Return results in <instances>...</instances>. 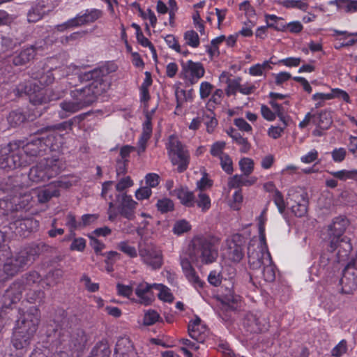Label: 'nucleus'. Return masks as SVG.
Instances as JSON below:
<instances>
[{
    "label": "nucleus",
    "instance_id": "1",
    "mask_svg": "<svg viewBox=\"0 0 357 357\" xmlns=\"http://www.w3.org/2000/svg\"><path fill=\"white\" fill-rule=\"evenodd\" d=\"M266 209H264L257 218L259 236L252 238L248 247V263L253 270L262 268L261 274L265 281L273 282L275 278V268L266 241Z\"/></svg>",
    "mask_w": 357,
    "mask_h": 357
},
{
    "label": "nucleus",
    "instance_id": "2",
    "mask_svg": "<svg viewBox=\"0 0 357 357\" xmlns=\"http://www.w3.org/2000/svg\"><path fill=\"white\" fill-rule=\"evenodd\" d=\"M60 144L61 138L57 133L48 135L45 137H34L25 145L21 142L10 143L8 146L11 151L6 157L0 158V168L12 169L23 166L28 161L21 155L22 152L26 155L35 156L47 149H56Z\"/></svg>",
    "mask_w": 357,
    "mask_h": 357
},
{
    "label": "nucleus",
    "instance_id": "3",
    "mask_svg": "<svg viewBox=\"0 0 357 357\" xmlns=\"http://www.w3.org/2000/svg\"><path fill=\"white\" fill-rule=\"evenodd\" d=\"M68 73L71 72L77 75L81 81L91 80L90 83L82 89H77L70 92V97L77 102H81L83 109L93 102L98 96L106 91L109 88L108 82L100 69H93L89 71L83 70L75 65L67 67Z\"/></svg>",
    "mask_w": 357,
    "mask_h": 357
},
{
    "label": "nucleus",
    "instance_id": "4",
    "mask_svg": "<svg viewBox=\"0 0 357 357\" xmlns=\"http://www.w3.org/2000/svg\"><path fill=\"white\" fill-rule=\"evenodd\" d=\"M37 314H20L11 339L12 345L17 352L15 354L11 352L5 353L3 357H22L27 351L37 331Z\"/></svg>",
    "mask_w": 357,
    "mask_h": 357
},
{
    "label": "nucleus",
    "instance_id": "5",
    "mask_svg": "<svg viewBox=\"0 0 357 357\" xmlns=\"http://www.w3.org/2000/svg\"><path fill=\"white\" fill-rule=\"evenodd\" d=\"M349 225V220L343 215H339L333 219L332 222L328 225V236L330 247L332 251L336 250L338 247L342 248L344 255L338 250L337 255L340 257L347 256L352 250L351 245L347 238L342 237L344 231Z\"/></svg>",
    "mask_w": 357,
    "mask_h": 357
},
{
    "label": "nucleus",
    "instance_id": "6",
    "mask_svg": "<svg viewBox=\"0 0 357 357\" xmlns=\"http://www.w3.org/2000/svg\"><path fill=\"white\" fill-rule=\"evenodd\" d=\"M71 184L66 180H59L50 183L46 186L40 188L33 189L29 193H20L19 197V208H25L30 201L33 199V195L36 196L40 203H45L52 197H56L60 195L61 188H68Z\"/></svg>",
    "mask_w": 357,
    "mask_h": 357
},
{
    "label": "nucleus",
    "instance_id": "7",
    "mask_svg": "<svg viewBox=\"0 0 357 357\" xmlns=\"http://www.w3.org/2000/svg\"><path fill=\"white\" fill-rule=\"evenodd\" d=\"M189 257L197 266L211 264L218 257V248L206 239H198L194 241Z\"/></svg>",
    "mask_w": 357,
    "mask_h": 357
},
{
    "label": "nucleus",
    "instance_id": "8",
    "mask_svg": "<svg viewBox=\"0 0 357 357\" xmlns=\"http://www.w3.org/2000/svg\"><path fill=\"white\" fill-rule=\"evenodd\" d=\"M60 161L56 159H45L31 168L29 178L33 183L45 182L57 175L61 170Z\"/></svg>",
    "mask_w": 357,
    "mask_h": 357
},
{
    "label": "nucleus",
    "instance_id": "9",
    "mask_svg": "<svg viewBox=\"0 0 357 357\" xmlns=\"http://www.w3.org/2000/svg\"><path fill=\"white\" fill-rule=\"evenodd\" d=\"M169 157L179 172L185 171L189 163V153L178 141L177 137L171 135L167 144Z\"/></svg>",
    "mask_w": 357,
    "mask_h": 357
},
{
    "label": "nucleus",
    "instance_id": "10",
    "mask_svg": "<svg viewBox=\"0 0 357 357\" xmlns=\"http://www.w3.org/2000/svg\"><path fill=\"white\" fill-rule=\"evenodd\" d=\"M29 260L27 253L24 251L7 257L2 270H0V282L22 271L27 265Z\"/></svg>",
    "mask_w": 357,
    "mask_h": 357
},
{
    "label": "nucleus",
    "instance_id": "11",
    "mask_svg": "<svg viewBox=\"0 0 357 357\" xmlns=\"http://www.w3.org/2000/svg\"><path fill=\"white\" fill-rule=\"evenodd\" d=\"M102 15V11L97 8L86 9L84 12L79 13L75 17L56 26V29L59 31L70 28H75L86 24L93 23Z\"/></svg>",
    "mask_w": 357,
    "mask_h": 357
},
{
    "label": "nucleus",
    "instance_id": "12",
    "mask_svg": "<svg viewBox=\"0 0 357 357\" xmlns=\"http://www.w3.org/2000/svg\"><path fill=\"white\" fill-rule=\"evenodd\" d=\"M204 74V67L200 62L188 60L181 63V77L188 84H196Z\"/></svg>",
    "mask_w": 357,
    "mask_h": 357
},
{
    "label": "nucleus",
    "instance_id": "13",
    "mask_svg": "<svg viewBox=\"0 0 357 357\" xmlns=\"http://www.w3.org/2000/svg\"><path fill=\"white\" fill-rule=\"evenodd\" d=\"M24 289L20 282H13L0 300V312L13 310V306L20 299Z\"/></svg>",
    "mask_w": 357,
    "mask_h": 357
},
{
    "label": "nucleus",
    "instance_id": "14",
    "mask_svg": "<svg viewBox=\"0 0 357 357\" xmlns=\"http://www.w3.org/2000/svg\"><path fill=\"white\" fill-rule=\"evenodd\" d=\"M287 205L291 211L297 217H303L307 211L308 201L303 192L290 190L289 192Z\"/></svg>",
    "mask_w": 357,
    "mask_h": 357
},
{
    "label": "nucleus",
    "instance_id": "15",
    "mask_svg": "<svg viewBox=\"0 0 357 357\" xmlns=\"http://www.w3.org/2000/svg\"><path fill=\"white\" fill-rule=\"evenodd\" d=\"M223 255L233 262H239L243 257V247L241 236L234 235L225 241Z\"/></svg>",
    "mask_w": 357,
    "mask_h": 357
},
{
    "label": "nucleus",
    "instance_id": "16",
    "mask_svg": "<svg viewBox=\"0 0 357 357\" xmlns=\"http://www.w3.org/2000/svg\"><path fill=\"white\" fill-rule=\"evenodd\" d=\"M333 99H340L346 102H351L348 93L339 88H331L328 93H316L312 96V100L315 102L316 108L323 107L326 101Z\"/></svg>",
    "mask_w": 357,
    "mask_h": 357
},
{
    "label": "nucleus",
    "instance_id": "17",
    "mask_svg": "<svg viewBox=\"0 0 357 357\" xmlns=\"http://www.w3.org/2000/svg\"><path fill=\"white\" fill-rule=\"evenodd\" d=\"M190 337L197 342H204L208 335V329L201 319L196 316L188 326Z\"/></svg>",
    "mask_w": 357,
    "mask_h": 357
},
{
    "label": "nucleus",
    "instance_id": "18",
    "mask_svg": "<svg viewBox=\"0 0 357 357\" xmlns=\"http://www.w3.org/2000/svg\"><path fill=\"white\" fill-rule=\"evenodd\" d=\"M139 256L144 264L153 269L161 267L162 257L161 251L155 248H147L139 250Z\"/></svg>",
    "mask_w": 357,
    "mask_h": 357
},
{
    "label": "nucleus",
    "instance_id": "19",
    "mask_svg": "<svg viewBox=\"0 0 357 357\" xmlns=\"http://www.w3.org/2000/svg\"><path fill=\"white\" fill-rule=\"evenodd\" d=\"M24 91L25 93H27L28 95L30 96L36 93L34 97H31V101L35 105L45 103L52 100H57L60 98V95L57 94H55V97L52 98L43 96L44 94L46 95L49 92V90L46 89L43 91L40 89V88L38 86H37L36 80H34V82L31 83L29 86H25Z\"/></svg>",
    "mask_w": 357,
    "mask_h": 357
},
{
    "label": "nucleus",
    "instance_id": "20",
    "mask_svg": "<svg viewBox=\"0 0 357 357\" xmlns=\"http://www.w3.org/2000/svg\"><path fill=\"white\" fill-rule=\"evenodd\" d=\"M138 204L131 195L123 194L119 206L120 214L125 218L132 220L135 218V209Z\"/></svg>",
    "mask_w": 357,
    "mask_h": 357
},
{
    "label": "nucleus",
    "instance_id": "21",
    "mask_svg": "<svg viewBox=\"0 0 357 357\" xmlns=\"http://www.w3.org/2000/svg\"><path fill=\"white\" fill-rule=\"evenodd\" d=\"M153 289H154L153 283L149 284L146 282L139 283L135 288V294L139 303L144 305H150L155 299Z\"/></svg>",
    "mask_w": 357,
    "mask_h": 357
},
{
    "label": "nucleus",
    "instance_id": "22",
    "mask_svg": "<svg viewBox=\"0 0 357 357\" xmlns=\"http://www.w3.org/2000/svg\"><path fill=\"white\" fill-rule=\"evenodd\" d=\"M190 258L185 256L181 257V265L183 272L186 277L187 280L195 287H202V282L197 275L196 271L192 268L190 261Z\"/></svg>",
    "mask_w": 357,
    "mask_h": 357
},
{
    "label": "nucleus",
    "instance_id": "23",
    "mask_svg": "<svg viewBox=\"0 0 357 357\" xmlns=\"http://www.w3.org/2000/svg\"><path fill=\"white\" fill-rule=\"evenodd\" d=\"M257 178L256 176H250L248 174H235L230 177L228 181V186L230 188H241L243 186H251L256 183Z\"/></svg>",
    "mask_w": 357,
    "mask_h": 357
},
{
    "label": "nucleus",
    "instance_id": "24",
    "mask_svg": "<svg viewBox=\"0 0 357 357\" xmlns=\"http://www.w3.org/2000/svg\"><path fill=\"white\" fill-rule=\"evenodd\" d=\"M81 102L77 101L70 97V99H66L60 103L61 110L59 116L61 118H66L71 114L82 109L81 108Z\"/></svg>",
    "mask_w": 357,
    "mask_h": 357
},
{
    "label": "nucleus",
    "instance_id": "25",
    "mask_svg": "<svg viewBox=\"0 0 357 357\" xmlns=\"http://www.w3.org/2000/svg\"><path fill=\"white\" fill-rule=\"evenodd\" d=\"M177 198L180 202L186 207H193L195 205V197L192 192L187 188H178L175 190Z\"/></svg>",
    "mask_w": 357,
    "mask_h": 357
},
{
    "label": "nucleus",
    "instance_id": "26",
    "mask_svg": "<svg viewBox=\"0 0 357 357\" xmlns=\"http://www.w3.org/2000/svg\"><path fill=\"white\" fill-rule=\"evenodd\" d=\"M349 268H347L344 271L343 277L340 282L342 284V291L345 294H350L357 288V278L354 273H352V277H349Z\"/></svg>",
    "mask_w": 357,
    "mask_h": 357
},
{
    "label": "nucleus",
    "instance_id": "27",
    "mask_svg": "<svg viewBox=\"0 0 357 357\" xmlns=\"http://www.w3.org/2000/svg\"><path fill=\"white\" fill-rule=\"evenodd\" d=\"M312 123L321 130L327 129L332 123L330 113L324 110L317 114H313Z\"/></svg>",
    "mask_w": 357,
    "mask_h": 357
},
{
    "label": "nucleus",
    "instance_id": "28",
    "mask_svg": "<svg viewBox=\"0 0 357 357\" xmlns=\"http://www.w3.org/2000/svg\"><path fill=\"white\" fill-rule=\"evenodd\" d=\"M153 287L158 291V297L160 301L165 303L173 302L174 296L169 287L160 283H153Z\"/></svg>",
    "mask_w": 357,
    "mask_h": 357
},
{
    "label": "nucleus",
    "instance_id": "29",
    "mask_svg": "<svg viewBox=\"0 0 357 357\" xmlns=\"http://www.w3.org/2000/svg\"><path fill=\"white\" fill-rule=\"evenodd\" d=\"M223 305L228 306L227 310H236L241 304V298L236 295L231 289L228 290V293L222 298Z\"/></svg>",
    "mask_w": 357,
    "mask_h": 357
},
{
    "label": "nucleus",
    "instance_id": "30",
    "mask_svg": "<svg viewBox=\"0 0 357 357\" xmlns=\"http://www.w3.org/2000/svg\"><path fill=\"white\" fill-rule=\"evenodd\" d=\"M34 56L35 49L33 47H27L22 50L19 54L14 57L13 63L15 66L23 65L32 59Z\"/></svg>",
    "mask_w": 357,
    "mask_h": 357
},
{
    "label": "nucleus",
    "instance_id": "31",
    "mask_svg": "<svg viewBox=\"0 0 357 357\" xmlns=\"http://www.w3.org/2000/svg\"><path fill=\"white\" fill-rule=\"evenodd\" d=\"M131 347L130 342L128 339H119L116 344L114 357H128V352Z\"/></svg>",
    "mask_w": 357,
    "mask_h": 357
},
{
    "label": "nucleus",
    "instance_id": "32",
    "mask_svg": "<svg viewBox=\"0 0 357 357\" xmlns=\"http://www.w3.org/2000/svg\"><path fill=\"white\" fill-rule=\"evenodd\" d=\"M331 4H335L337 8L347 13H354L357 11V1L353 0H334L330 2Z\"/></svg>",
    "mask_w": 357,
    "mask_h": 357
},
{
    "label": "nucleus",
    "instance_id": "33",
    "mask_svg": "<svg viewBox=\"0 0 357 357\" xmlns=\"http://www.w3.org/2000/svg\"><path fill=\"white\" fill-rule=\"evenodd\" d=\"M183 39L185 45L192 48L198 47L200 44L199 35L194 30L186 31L183 33Z\"/></svg>",
    "mask_w": 357,
    "mask_h": 357
},
{
    "label": "nucleus",
    "instance_id": "34",
    "mask_svg": "<svg viewBox=\"0 0 357 357\" xmlns=\"http://www.w3.org/2000/svg\"><path fill=\"white\" fill-rule=\"evenodd\" d=\"M238 166L242 174L250 175L255 169V162L252 158L244 157L238 161Z\"/></svg>",
    "mask_w": 357,
    "mask_h": 357
},
{
    "label": "nucleus",
    "instance_id": "35",
    "mask_svg": "<svg viewBox=\"0 0 357 357\" xmlns=\"http://www.w3.org/2000/svg\"><path fill=\"white\" fill-rule=\"evenodd\" d=\"M191 229V225L185 220H179L176 221L172 227V231L174 234L179 236L181 235Z\"/></svg>",
    "mask_w": 357,
    "mask_h": 357
},
{
    "label": "nucleus",
    "instance_id": "36",
    "mask_svg": "<svg viewBox=\"0 0 357 357\" xmlns=\"http://www.w3.org/2000/svg\"><path fill=\"white\" fill-rule=\"evenodd\" d=\"M136 38H137V42L141 45H142L143 47L149 48V50L151 52L153 59L155 61H156L157 60L156 50H155L154 46L153 45V44L151 43V41L144 36L142 32L136 33Z\"/></svg>",
    "mask_w": 357,
    "mask_h": 357
},
{
    "label": "nucleus",
    "instance_id": "37",
    "mask_svg": "<svg viewBox=\"0 0 357 357\" xmlns=\"http://www.w3.org/2000/svg\"><path fill=\"white\" fill-rule=\"evenodd\" d=\"M331 174L334 177L342 181L347 179H357V169H342L340 171L331 172Z\"/></svg>",
    "mask_w": 357,
    "mask_h": 357
},
{
    "label": "nucleus",
    "instance_id": "38",
    "mask_svg": "<svg viewBox=\"0 0 357 357\" xmlns=\"http://www.w3.org/2000/svg\"><path fill=\"white\" fill-rule=\"evenodd\" d=\"M110 350L105 344H97L91 351V357H110Z\"/></svg>",
    "mask_w": 357,
    "mask_h": 357
},
{
    "label": "nucleus",
    "instance_id": "39",
    "mask_svg": "<svg viewBox=\"0 0 357 357\" xmlns=\"http://www.w3.org/2000/svg\"><path fill=\"white\" fill-rule=\"evenodd\" d=\"M197 206L202 209L203 212L207 211L211 206V199L208 195L203 192L198 194V199L196 201Z\"/></svg>",
    "mask_w": 357,
    "mask_h": 357
},
{
    "label": "nucleus",
    "instance_id": "40",
    "mask_svg": "<svg viewBox=\"0 0 357 357\" xmlns=\"http://www.w3.org/2000/svg\"><path fill=\"white\" fill-rule=\"evenodd\" d=\"M220 163L224 172L231 174L234 172L233 161L228 154H222L220 158Z\"/></svg>",
    "mask_w": 357,
    "mask_h": 357
},
{
    "label": "nucleus",
    "instance_id": "41",
    "mask_svg": "<svg viewBox=\"0 0 357 357\" xmlns=\"http://www.w3.org/2000/svg\"><path fill=\"white\" fill-rule=\"evenodd\" d=\"M160 319L159 314H143L138 319V323L146 326H151Z\"/></svg>",
    "mask_w": 357,
    "mask_h": 357
},
{
    "label": "nucleus",
    "instance_id": "42",
    "mask_svg": "<svg viewBox=\"0 0 357 357\" xmlns=\"http://www.w3.org/2000/svg\"><path fill=\"white\" fill-rule=\"evenodd\" d=\"M347 351V342L345 340H342L331 350V354L333 357H342Z\"/></svg>",
    "mask_w": 357,
    "mask_h": 357
},
{
    "label": "nucleus",
    "instance_id": "43",
    "mask_svg": "<svg viewBox=\"0 0 357 357\" xmlns=\"http://www.w3.org/2000/svg\"><path fill=\"white\" fill-rule=\"evenodd\" d=\"M119 249L131 258L137 256L136 248L130 245L127 241H121L118 245Z\"/></svg>",
    "mask_w": 357,
    "mask_h": 357
},
{
    "label": "nucleus",
    "instance_id": "44",
    "mask_svg": "<svg viewBox=\"0 0 357 357\" xmlns=\"http://www.w3.org/2000/svg\"><path fill=\"white\" fill-rule=\"evenodd\" d=\"M157 208L162 213H166L174 209L173 202L168 198H162L157 202Z\"/></svg>",
    "mask_w": 357,
    "mask_h": 357
},
{
    "label": "nucleus",
    "instance_id": "45",
    "mask_svg": "<svg viewBox=\"0 0 357 357\" xmlns=\"http://www.w3.org/2000/svg\"><path fill=\"white\" fill-rule=\"evenodd\" d=\"M225 146L226 144L223 141H218L213 143L211 147V154L213 157H218L219 158H220L222 154H225V153H223Z\"/></svg>",
    "mask_w": 357,
    "mask_h": 357
},
{
    "label": "nucleus",
    "instance_id": "46",
    "mask_svg": "<svg viewBox=\"0 0 357 357\" xmlns=\"http://www.w3.org/2000/svg\"><path fill=\"white\" fill-rule=\"evenodd\" d=\"M282 6L287 8H298L305 10L307 8L306 3L301 0H284Z\"/></svg>",
    "mask_w": 357,
    "mask_h": 357
},
{
    "label": "nucleus",
    "instance_id": "47",
    "mask_svg": "<svg viewBox=\"0 0 357 357\" xmlns=\"http://www.w3.org/2000/svg\"><path fill=\"white\" fill-rule=\"evenodd\" d=\"M269 104L274 110L275 115L278 116L283 123H284L285 120L284 114L286 112V109H284L283 105H280L276 102L275 100H271L269 101Z\"/></svg>",
    "mask_w": 357,
    "mask_h": 357
},
{
    "label": "nucleus",
    "instance_id": "48",
    "mask_svg": "<svg viewBox=\"0 0 357 357\" xmlns=\"http://www.w3.org/2000/svg\"><path fill=\"white\" fill-rule=\"evenodd\" d=\"M40 281V276L37 272H31L30 273L25 279V283L24 280L20 282L24 288L23 291L26 288V287H30L32 284H35ZM20 282V281H17Z\"/></svg>",
    "mask_w": 357,
    "mask_h": 357
},
{
    "label": "nucleus",
    "instance_id": "49",
    "mask_svg": "<svg viewBox=\"0 0 357 357\" xmlns=\"http://www.w3.org/2000/svg\"><path fill=\"white\" fill-rule=\"evenodd\" d=\"M193 24L195 27L200 33L201 36H205V27L203 23V20L201 18L199 13L197 10L192 15Z\"/></svg>",
    "mask_w": 357,
    "mask_h": 357
},
{
    "label": "nucleus",
    "instance_id": "50",
    "mask_svg": "<svg viewBox=\"0 0 357 357\" xmlns=\"http://www.w3.org/2000/svg\"><path fill=\"white\" fill-rule=\"evenodd\" d=\"M213 86L208 82H202L199 86V95L202 99L208 98L212 93Z\"/></svg>",
    "mask_w": 357,
    "mask_h": 357
},
{
    "label": "nucleus",
    "instance_id": "51",
    "mask_svg": "<svg viewBox=\"0 0 357 357\" xmlns=\"http://www.w3.org/2000/svg\"><path fill=\"white\" fill-rule=\"evenodd\" d=\"M152 194V190L147 186H143L138 188L135 193V196L137 200H144L149 199Z\"/></svg>",
    "mask_w": 357,
    "mask_h": 357
},
{
    "label": "nucleus",
    "instance_id": "52",
    "mask_svg": "<svg viewBox=\"0 0 357 357\" xmlns=\"http://www.w3.org/2000/svg\"><path fill=\"white\" fill-rule=\"evenodd\" d=\"M222 279L224 278L222 272L219 273L217 271H211L208 276V282L214 287L219 286Z\"/></svg>",
    "mask_w": 357,
    "mask_h": 357
},
{
    "label": "nucleus",
    "instance_id": "53",
    "mask_svg": "<svg viewBox=\"0 0 357 357\" xmlns=\"http://www.w3.org/2000/svg\"><path fill=\"white\" fill-rule=\"evenodd\" d=\"M141 17L144 20L149 22V25L152 28H155L157 24V17L155 13L151 10L147 9L144 12L141 13Z\"/></svg>",
    "mask_w": 357,
    "mask_h": 357
},
{
    "label": "nucleus",
    "instance_id": "54",
    "mask_svg": "<svg viewBox=\"0 0 357 357\" xmlns=\"http://www.w3.org/2000/svg\"><path fill=\"white\" fill-rule=\"evenodd\" d=\"M273 76L275 79V84L278 86H281L291 78V75L286 71L273 74Z\"/></svg>",
    "mask_w": 357,
    "mask_h": 357
},
{
    "label": "nucleus",
    "instance_id": "55",
    "mask_svg": "<svg viewBox=\"0 0 357 357\" xmlns=\"http://www.w3.org/2000/svg\"><path fill=\"white\" fill-rule=\"evenodd\" d=\"M8 121L11 126H16L23 122L24 116L20 112L13 111L9 114Z\"/></svg>",
    "mask_w": 357,
    "mask_h": 357
},
{
    "label": "nucleus",
    "instance_id": "56",
    "mask_svg": "<svg viewBox=\"0 0 357 357\" xmlns=\"http://www.w3.org/2000/svg\"><path fill=\"white\" fill-rule=\"evenodd\" d=\"M239 9L242 11L246 17L251 18L255 15V10L250 5V2L245 1L239 5Z\"/></svg>",
    "mask_w": 357,
    "mask_h": 357
},
{
    "label": "nucleus",
    "instance_id": "57",
    "mask_svg": "<svg viewBox=\"0 0 357 357\" xmlns=\"http://www.w3.org/2000/svg\"><path fill=\"white\" fill-rule=\"evenodd\" d=\"M134 184L133 181L130 176H125L121 178L116 185V189L117 191H123L127 188L132 187Z\"/></svg>",
    "mask_w": 357,
    "mask_h": 357
},
{
    "label": "nucleus",
    "instance_id": "58",
    "mask_svg": "<svg viewBox=\"0 0 357 357\" xmlns=\"http://www.w3.org/2000/svg\"><path fill=\"white\" fill-rule=\"evenodd\" d=\"M222 273L224 279L225 280H228L230 282L231 286H233V284H234L233 280L236 275L235 268L231 266L222 267Z\"/></svg>",
    "mask_w": 357,
    "mask_h": 357
},
{
    "label": "nucleus",
    "instance_id": "59",
    "mask_svg": "<svg viewBox=\"0 0 357 357\" xmlns=\"http://www.w3.org/2000/svg\"><path fill=\"white\" fill-rule=\"evenodd\" d=\"M241 79L239 78L230 80L228 83L227 95H234L240 91Z\"/></svg>",
    "mask_w": 357,
    "mask_h": 357
},
{
    "label": "nucleus",
    "instance_id": "60",
    "mask_svg": "<svg viewBox=\"0 0 357 357\" xmlns=\"http://www.w3.org/2000/svg\"><path fill=\"white\" fill-rule=\"evenodd\" d=\"M98 218L97 214H84L82 216L80 222V229L89 226L95 222Z\"/></svg>",
    "mask_w": 357,
    "mask_h": 357
},
{
    "label": "nucleus",
    "instance_id": "61",
    "mask_svg": "<svg viewBox=\"0 0 357 357\" xmlns=\"http://www.w3.org/2000/svg\"><path fill=\"white\" fill-rule=\"evenodd\" d=\"M212 185L213 181L204 174L202 178L197 182V188L199 190L200 192H202L203 190L210 188Z\"/></svg>",
    "mask_w": 357,
    "mask_h": 357
},
{
    "label": "nucleus",
    "instance_id": "62",
    "mask_svg": "<svg viewBox=\"0 0 357 357\" xmlns=\"http://www.w3.org/2000/svg\"><path fill=\"white\" fill-rule=\"evenodd\" d=\"M160 176L155 173H149L145 176V182L147 187L155 188L159 184Z\"/></svg>",
    "mask_w": 357,
    "mask_h": 357
},
{
    "label": "nucleus",
    "instance_id": "63",
    "mask_svg": "<svg viewBox=\"0 0 357 357\" xmlns=\"http://www.w3.org/2000/svg\"><path fill=\"white\" fill-rule=\"evenodd\" d=\"M86 248V240L82 237L75 238L73 239L71 245L70 250L82 252Z\"/></svg>",
    "mask_w": 357,
    "mask_h": 357
},
{
    "label": "nucleus",
    "instance_id": "64",
    "mask_svg": "<svg viewBox=\"0 0 357 357\" xmlns=\"http://www.w3.org/2000/svg\"><path fill=\"white\" fill-rule=\"evenodd\" d=\"M165 41L167 45L172 50L176 51H180V45L176 38L172 34L167 35L165 38Z\"/></svg>",
    "mask_w": 357,
    "mask_h": 357
}]
</instances>
